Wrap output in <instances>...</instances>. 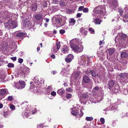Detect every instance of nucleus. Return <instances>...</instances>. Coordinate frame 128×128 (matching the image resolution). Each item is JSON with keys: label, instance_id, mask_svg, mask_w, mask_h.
<instances>
[{"label": "nucleus", "instance_id": "obj_19", "mask_svg": "<svg viewBox=\"0 0 128 128\" xmlns=\"http://www.w3.org/2000/svg\"><path fill=\"white\" fill-rule=\"evenodd\" d=\"M35 17L36 20L39 21L42 20V16L41 14H38L36 15Z\"/></svg>", "mask_w": 128, "mask_h": 128}, {"label": "nucleus", "instance_id": "obj_55", "mask_svg": "<svg viewBox=\"0 0 128 128\" xmlns=\"http://www.w3.org/2000/svg\"><path fill=\"white\" fill-rule=\"evenodd\" d=\"M119 17L118 16H117V17H116V18L115 17L114 18H115V20L114 19H113L112 20V22H114V20H118V19H119Z\"/></svg>", "mask_w": 128, "mask_h": 128}, {"label": "nucleus", "instance_id": "obj_61", "mask_svg": "<svg viewBox=\"0 0 128 128\" xmlns=\"http://www.w3.org/2000/svg\"><path fill=\"white\" fill-rule=\"evenodd\" d=\"M44 19L46 20V22H49V20L48 18H45Z\"/></svg>", "mask_w": 128, "mask_h": 128}, {"label": "nucleus", "instance_id": "obj_10", "mask_svg": "<svg viewBox=\"0 0 128 128\" xmlns=\"http://www.w3.org/2000/svg\"><path fill=\"white\" fill-rule=\"evenodd\" d=\"M35 0H30L32 4H31V7L32 9V10L34 11H35L37 9V4L38 2H35Z\"/></svg>", "mask_w": 128, "mask_h": 128}, {"label": "nucleus", "instance_id": "obj_49", "mask_svg": "<svg viewBox=\"0 0 128 128\" xmlns=\"http://www.w3.org/2000/svg\"><path fill=\"white\" fill-rule=\"evenodd\" d=\"M8 99L10 101H12L13 100V98L12 96H9L8 98Z\"/></svg>", "mask_w": 128, "mask_h": 128}, {"label": "nucleus", "instance_id": "obj_6", "mask_svg": "<svg viewBox=\"0 0 128 128\" xmlns=\"http://www.w3.org/2000/svg\"><path fill=\"white\" fill-rule=\"evenodd\" d=\"M82 98L80 100L84 104H86L90 99L89 96L87 94H82Z\"/></svg>", "mask_w": 128, "mask_h": 128}, {"label": "nucleus", "instance_id": "obj_53", "mask_svg": "<svg viewBox=\"0 0 128 128\" xmlns=\"http://www.w3.org/2000/svg\"><path fill=\"white\" fill-rule=\"evenodd\" d=\"M82 14H81L80 13H78L76 15V16L78 18H80V16H81Z\"/></svg>", "mask_w": 128, "mask_h": 128}, {"label": "nucleus", "instance_id": "obj_46", "mask_svg": "<svg viewBox=\"0 0 128 128\" xmlns=\"http://www.w3.org/2000/svg\"><path fill=\"white\" fill-rule=\"evenodd\" d=\"M89 30L90 33H94V31L93 29L92 28H90L89 29Z\"/></svg>", "mask_w": 128, "mask_h": 128}, {"label": "nucleus", "instance_id": "obj_12", "mask_svg": "<svg viewBox=\"0 0 128 128\" xmlns=\"http://www.w3.org/2000/svg\"><path fill=\"white\" fill-rule=\"evenodd\" d=\"M114 81L112 80H110L108 81L107 86L110 90L112 88L114 84Z\"/></svg>", "mask_w": 128, "mask_h": 128}, {"label": "nucleus", "instance_id": "obj_41", "mask_svg": "<svg viewBox=\"0 0 128 128\" xmlns=\"http://www.w3.org/2000/svg\"><path fill=\"white\" fill-rule=\"evenodd\" d=\"M67 57L68 58H69L70 59L72 60L73 58V56L72 54H69L67 56Z\"/></svg>", "mask_w": 128, "mask_h": 128}, {"label": "nucleus", "instance_id": "obj_18", "mask_svg": "<svg viewBox=\"0 0 128 128\" xmlns=\"http://www.w3.org/2000/svg\"><path fill=\"white\" fill-rule=\"evenodd\" d=\"M86 74L88 75L91 74L92 75L94 76H96L97 74L93 70H87L86 72Z\"/></svg>", "mask_w": 128, "mask_h": 128}, {"label": "nucleus", "instance_id": "obj_37", "mask_svg": "<svg viewBox=\"0 0 128 128\" xmlns=\"http://www.w3.org/2000/svg\"><path fill=\"white\" fill-rule=\"evenodd\" d=\"M93 119V118L92 117H86V120L87 121H91Z\"/></svg>", "mask_w": 128, "mask_h": 128}, {"label": "nucleus", "instance_id": "obj_38", "mask_svg": "<svg viewBox=\"0 0 128 128\" xmlns=\"http://www.w3.org/2000/svg\"><path fill=\"white\" fill-rule=\"evenodd\" d=\"M30 114L29 112H25L24 113V116L28 118L29 117V116L30 115Z\"/></svg>", "mask_w": 128, "mask_h": 128}, {"label": "nucleus", "instance_id": "obj_31", "mask_svg": "<svg viewBox=\"0 0 128 128\" xmlns=\"http://www.w3.org/2000/svg\"><path fill=\"white\" fill-rule=\"evenodd\" d=\"M78 114V112L77 110H73L72 112V114L73 115H77Z\"/></svg>", "mask_w": 128, "mask_h": 128}, {"label": "nucleus", "instance_id": "obj_4", "mask_svg": "<svg viewBox=\"0 0 128 128\" xmlns=\"http://www.w3.org/2000/svg\"><path fill=\"white\" fill-rule=\"evenodd\" d=\"M7 20L8 22L4 24V26L6 28L8 29L14 28L17 26L16 23L11 19L9 18Z\"/></svg>", "mask_w": 128, "mask_h": 128}, {"label": "nucleus", "instance_id": "obj_45", "mask_svg": "<svg viewBox=\"0 0 128 128\" xmlns=\"http://www.w3.org/2000/svg\"><path fill=\"white\" fill-rule=\"evenodd\" d=\"M100 121L102 124H104V119L103 118H101L100 119Z\"/></svg>", "mask_w": 128, "mask_h": 128}, {"label": "nucleus", "instance_id": "obj_35", "mask_svg": "<svg viewBox=\"0 0 128 128\" xmlns=\"http://www.w3.org/2000/svg\"><path fill=\"white\" fill-rule=\"evenodd\" d=\"M8 66L9 68H14V64L12 63H10L8 64Z\"/></svg>", "mask_w": 128, "mask_h": 128}, {"label": "nucleus", "instance_id": "obj_47", "mask_svg": "<svg viewBox=\"0 0 128 128\" xmlns=\"http://www.w3.org/2000/svg\"><path fill=\"white\" fill-rule=\"evenodd\" d=\"M51 94L52 96H55L56 95V93L55 92L53 91L51 92Z\"/></svg>", "mask_w": 128, "mask_h": 128}, {"label": "nucleus", "instance_id": "obj_11", "mask_svg": "<svg viewBox=\"0 0 128 128\" xmlns=\"http://www.w3.org/2000/svg\"><path fill=\"white\" fill-rule=\"evenodd\" d=\"M126 6L125 7V9L126 10V14L124 15V16L123 18L124 21L125 22H128V8H126ZM127 26H128V23L127 24Z\"/></svg>", "mask_w": 128, "mask_h": 128}, {"label": "nucleus", "instance_id": "obj_29", "mask_svg": "<svg viewBox=\"0 0 128 128\" xmlns=\"http://www.w3.org/2000/svg\"><path fill=\"white\" fill-rule=\"evenodd\" d=\"M101 22V20L99 19H96L94 21V23L96 24H100Z\"/></svg>", "mask_w": 128, "mask_h": 128}, {"label": "nucleus", "instance_id": "obj_27", "mask_svg": "<svg viewBox=\"0 0 128 128\" xmlns=\"http://www.w3.org/2000/svg\"><path fill=\"white\" fill-rule=\"evenodd\" d=\"M80 72H76L75 74V77L76 79H77L80 76Z\"/></svg>", "mask_w": 128, "mask_h": 128}, {"label": "nucleus", "instance_id": "obj_32", "mask_svg": "<svg viewBox=\"0 0 128 128\" xmlns=\"http://www.w3.org/2000/svg\"><path fill=\"white\" fill-rule=\"evenodd\" d=\"M122 80L124 82H128V78L126 76L124 78V79Z\"/></svg>", "mask_w": 128, "mask_h": 128}, {"label": "nucleus", "instance_id": "obj_24", "mask_svg": "<svg viewBox=\"0 0 128 128\" xmlns=\"http://www.w3.org/2000/svg\"><path fill=\"white\" fill-rule=\"evenodd\" d=\"M25 35V34L22 32H19L18 33L16 34V36L19 38H22Z\"/></svg>", "mask_w": 128, "mask_h": 128}, {"label": "nucleus", "instance_id": "obj_58", "mask_svg": "<svg viewBox=\"0 0 128 128\" xmlns=\"http://www.w3.org/2000/svg\"><path fill=\"white\" fill-rule=\"evenodd\" d=\"M104 44V43L102 41H100L99 42V44L100 45H102Z\"/></svg>", "mask_w": 128, "mask_h": 128}, {"label": "nucleus", "instance_id": "obj_52", "mask_svg": "<svg viewBox=\"0 0 128 128\" xmlns=\"http://www.w3.org/2000/svg\"><path fill=\"white\" fill-rule=\"evenodd\" d=\"M23 60L22 59L20 58L18 59V62L20 63H21L23 62Z\"/></svg>", "mask_w": 128, "mask_h": 128}, {"label": "nucleus", "instance_id": "obj_26", "mask_svg": "<svg viewBox=\"0 0 128 128\" xmlns=\"http://www.w3.org/2000/svg\"><path fill=\"white\" fill-rule=\"evenodd\" d=\"M115 49L113 48H111L108 49V52L110 54H112L114 52Z\"/></svg>", "mask_w": 128, "mask_h": 128}, {"label": "nucleus", "instance_id": "obj_60", "mask_svg": "<svg viewBox=\"0 0 128 128\" xmlns=\"http://www.w3.org/2000/svg\"><path fill=\"white\" fill-rule=\"evenodd\" d=\"M52 0L53 2L54 3L56 4L58 2L57 0Z\"/></svg>", "mask_w": 128, "mask_h": 128}, {"label": "nucleus", "instance_id": "obj_57", "mask_svg": "<svg viewBox=\"0 0 128 128\" xmlns=\"http://www.w3.org/2000/svg\"><path fill=\"white\" fill-rule=\"evenodd\" d=\"M43 125L42 124H40L38 125L40 127L39 128H43Z\"/></svg>", "mask_w": 128, "mask_h": 128}, {"label": "nucleus", "instance_id": "obj_21", "mask_svg": "<svg viewBox=\"0 0 128 128\" xmlns=\"http://www.w3.org/2000/svg\"><path fill=\"white\" fill-rule=\"evenodd\" d=\"M122 57L126 58L128 56V52L126 51H123L120 54Z\"/></svg>", "mask_w": 128, "mask_h": 128}, {"label": "nucleus", "instance_id": "obj_20", "mask_svg": "<svg viewBox=\"0 0 128 128\" xmlns=\"http://www.w3.org/2000/svg\"><path fill=\"white\" fill-rule=\"evenodd\" d=\"M111 5L114 8H115L118 6V4L116 0H112Z\"/></svg>", "mask_w": 128, "mask_h": 128}, {"label": "nucleus", "instance_id": "obj_23", "mask_svg": "<svg viewBox=\"0 0 128 128\" xmlns=\"http://www.w3.org/2000/svg\"><path fill=\"white\" fill-rule=\"evenodd\" d=\"M62 51L63 53H66L68 51V47L67 46H64L62 48Z\"/></svg>", "mask_w": 128, "mask_h": 128}, {"label": "nucleus", "instance_id": "obj_36", "mask_svg": "<svg viewBox=\"0 0 128 128\" xmlns=\"http://www.w3.org/2000/svg\"><path fill=\"white\" fill-rule=\"evenodd\" d=\"M10 108L12 110H14L15 109V106L12 104H10Z\"/></svg>", "mask_w": 128, "mask_h": 128}, {"label": "nucleus", "instance_id": "obj_1", "mask_svg": "<svg viewBox=\"0 0 128 128\" xmlns=\"http://www.w3.org/2000/svg\"><path fill=\"white\" fill-rule=\"evenodd\" d=\"M80 42V40L78 39L75 38L72 40V43L70 44L71 48L73 49V50L77 53L82 52L84 48L82 46H81L79 47L76 45L79 44Z\"/></svg>", "mask_w": 128, "mask_h": 128}, {"label": "nucleus", "instance_id": "obj_7", "mask_svg": "<svg viewBox=\"0 0 128 128\" xmlns=\"http://www.w3.org/2000/svg\"><path fill=\"white\" fill-rule=\"evenodd\" d=\"M20 70V73L24 74H26L29 72L28 68L24 66L21 67Z\"/></svg>", "mask_w": 128, "mask_h": 128}, {"label": "nucleus", "instance_id": "obj_51", "mask_svg": "<svg viewBox=\"0 0 128 128\" xmlns=\"http://www.w3.org/2000/svg\"><path fill=\"white\" fill-rule=\"evenodd\" d=\"M66 90L69 92H72V89L70 88H66Z\"/></svg>", "mask_w": 128, "mask_h": 128}, {"label": "nucleus", "instance_id": "obj_2", "mask_svg": "<svg viewBox=\"0 0 128 128\" xmlns=\"http://www.w3.org/2000/svg\"><path fill=\"white\" fill-rule=\"evenodd\" d=\"M94 12L93 16L101 17L102 16H103L106 13L105 6H97L94 9Z\"/></svg>", "mask_w": 128, "mask_h": 128}, {"label": "nucleus", "instance_id": "obj_16", "mask_svg": "<svg viewBox=\"0 0 128 128\" xmlns=\"http://www.w3.org/2000/svg\"><path fill=\"white\" fill-rule=\"evenodd\" d=\"M119 87L118 85H115L112 88V91L114 93L118 92L119 90Z\"/></svg>", "mask_w": 128, "mask_h": 128}, {"label": "nucleus", "instance_id": "obj_9", "mask_svg": "<svg viewBox=\"0 0 128 128\" xmlns=\"http://www.w3.org/2000/svg\"><path fill=\"white\" fill-rule=\"evenodd\" d=\"M8 12L4 13L3 14L0 13V18H2V19H3V18H5L6 20V18L7 19H8L10 16V15L11 16V14L10 13H8Z\"/></svg>", "mask_w": 128, "mask_h": 128}, {"label": "nucleus", "instance_id": "obj_39", "mask_svg": "<svg viewBox=\"0 0 128 128\" xmlns=\"http://www.w3.org/2000/svg\"><path fill=\"white\" fill-rule=\"evenodd\" d=\"M118 12H119L120 15L121 16H122V13H123V10L122 9H120L119 10Z\"/></svg>", "mask_w": 128, "mask_h": 128}, {"label": "nucleus", "instance_id": "obj_8", "mask_svg": "<svg viewBox=\"0 0 128 128\" xmlns=\"http://www.w3.org/2000/svg\"><path fill=\"white\" fill-rule=\"evenodd\" d=\"M25 83L24 82L20 81L19 83L15 84L16 87L18 89H22L25 87Z\"/></svg>", "mask_w": 128, "mask_h": 128}, {"label": "nucleus", "instance_id": "obj_42", "mask_svg": "<svg viewBox=\"0 0 128 128\" xmlns=\"http://www.w3.org/2000/svg\"><path fill=\"white\" fill-rule=\"evenodd\" d=\"M47 89L48 90V91H51L52 90V86H48Z\"/></svg>", "mask_w": 128, "mask_h": 128}, {"label": "nucleus", "instance_id": "obj_40", "mask_svg": "<svg viewBox=\"0 0 128 128\" xmlns=\"http://www.w3.org/2000/svg\"><path fill=\"white\" fill-rule=\"evenodd\" d=\"M82 11L84 12H87L88 11V9L87 8H83Z\"/></svg>", "mask_w": 128, "mask_h": 128}, {"label": "nucleus", "instance_id": "obj_22", "mask_svg": "<svg viewBox=\"0 0 128 128\" xmlns=\"http://www.w3.org/2000/svg\"><path fill=\"white\" fill-rule=\"evenodd\" d=\"M80 32L84 35H86L87 34V29H85L83 28H82L80 30Z\"/></svg>", "mask_w": 128, "mask_h": 128}, {"label": "nucleus", "instance_id": "obj_59", "mask_svg": "<svg viewBox=\"0 0 128 128\" xmlns=\"http://www.w3.org/2000/svg\"><path fill=\"white\" fill-rule=\"evenodd\" d=\"M29 24V22H26V23H25V24L26 25V26L28 27L29 26L28 25V24Z\"/></svg>", "mask_w": 128, "mask_h": 128}, {"label": "nucleus", "instance_id": "obj_15", "mask_svg": "<svg viewBox=\"0 0 128 128\" xmlns=\"http://www.w3.org/2000/svg\"><path fill=\"white\" fill-rule=\"evenodd\" d=\"M87 56L86 55H83L81 57L80 62L82 64H85L86 63V60L87 59Z\"/></svg>", "mask_w": 128, "mask_h": 128}, {"label": "nucleus", "instance_id": "obj_62", "mask_svg": "<svg viewBox=\"0 0 128 128\" xmlns=\"http://www.w3.org/2000/svg\"><path fill=\"white\" fill-rule=\"evenodd\" d=\"M87 58H88L87 62H88L87 63H88L89 62H91L90 61V58H88L87 57Z\"/></svg>", "mask_w": 128, "mask_h": 128}, {"label": "nucleus", "instance_id": "obj_14", "mask_svg": "<svg viewBox=\"0 0 128 128\" xmlns=\"http://www.w3.org/2000/svg\"><path fill=\"white\" fill-rule=\"evenodd\" d=\"M8 91L6 88L1 89L0 90V94L4 97L8 93Z\"/></svg>", "mask_w": 128, "mask_h": 128}, {"label": "nucleus", "instance_id": "obj_50", "mask_svg": "<svg viewBox=\"0 0 128 128\" xmlns=\"http://www.w3.org/2000/svg\"><path fill=\"white\" fill-rule=\"evenodd\" d=\"M99 89V88L98 86H96L94 88V90L95 91L98 90Z\"/></svg>", "mask_w": 128, "mask_h": 128}, {"label": "nucleus", "instance_id": "obj_17", "mask_svg": "<svg viewBox=\"0 0 128 128\" xmlns=\"http://www.w3.org/2000/svg\"><path fill=\"white\" fill-rule=\"evenodd\" d=\"M65 90L62 88L58 90L57 93L60 96H63L64 94Z\"/></svg>", "mask_w": 128, "mask_h": 128}, {"label": "nucleus", "instance_id": "obj_28", "mask_svg": "<svg viewBox=\"0 0 128 128\" xmlns=\"http://www.w3.org/2000/svg\"><path fill=\"white\" fill-rule=\"evenodd\" d=\"M126 75V73H120L119 74V76L121 77L122 80L124 79V78Z\"/></svg>", "mask_w": 128, "mask_h": 128}, {"label": "nucleus", "instance_id": "obj_25", "mask_svg": "<svg viewBox=\"0 0 128 128\" xmlns=\"http://www.w3.org/2000/svg\"><path fill=\"white\" fill-rule=\"evenodd\" d=\"M76 21V20L74 18H72L70 19L69 23L70 24L74 25V24Z\"/></svg>", "mask_w": 128, "mask_h": 128}, {"label": "nucleus", "instance_id": "obj_3", "mask_svg": "<svg viewBox=\"0 0 128 128\" xmlns=\"http://www.w3.org/2000/svg\"><path fill=\"white\" fill-rule=\"evenodd\" d=\"M126 35L122 33L118 34L115 38L116 43L120 44L122 45H125L127 42L126 41Z\"/></svg>", "mask_w": 128, "mask_h": 128}, {"label": "nucleus", "instance_id": "obj_33", "mask_svg": "<svg viewBox=\"0 0 128 128\" xmlns=\"http://www.w3.org/2000/svg\"><path fill=\"white\" fill-rule=\"evenodd\" d=\"M72 60L70 59L69 58H68V57L66 58L65 59V61L69 63L71 62Z\"/></svg>", "mask_w": 128, "mask_h": 128}, {"label": "nucleus", "instance_id": "obj_63", "mask_svg": "<svg viewBox=\"0 0 128 128\" xmlns=\"http://www.w3.org/2000/svg\"><path fill=\"white\" fill-rule=\"evenodd\" d=\"M51 57L53 59H54L55 58V56L54 54H52L51 56Z\"/></svg>", "mask_w": 128, "mask_h": 128}, {"label": "nucleus", "instance_id": "obj_44", "mask_svg": "<svg viewBox=\"0 0 128 128\" xmlns=\"http://www.w3.org/2000/svg\"><path fill=\"white\" fill-rule=\"evenodd\" d=\"M84 7V6H80L78 8V11H82V10H83Z\"/></svg>", "mask_w": 128, "mask_h": 128}, {"label": "nucleus", "instance_id": "obj_54", "mask_svg": "<svg viewBox=\"0 0 128 128\" xmlns=\"http://www.w3.org/2000/svg\"><path fill=\"white\" fill-rule=\"evenodd\" d=\"M10 59L16 61V58L15 57H12Z\"/></svg>", "mask_w": 128, "mask_h": 128}, {"label": "nucleus", "instance_id": "obj_56", "mask_svg": "<svg viewBox=\"0 0 128 128\" xmlns=\"http://www.w3.org/2000/svg\"><path fill=\"white\" fill-rule=\"evenodd\" d=\"M117 68L119 70H123V68H122V66H121V67H120V68H119L118 67Z\"/></svg>", "mask_w": 128, "mask_h": 128}, {"label": "nucleus", "instance_id": "obj_64", "mask_svg": "<svg viewBox=\"0 0 128 128\" xmlns=\"http://www.w3.org/2000/svg\"><path fill=\"white\" fill-rule=\"evenodd\" d=\"M4 97V96H2V95H1L0 94V100H2V99Z\"/></svg>", "mask_w": 128, "mask_h": 128}, {"label": "nucleus", "instance_id": "obj_13", "mask_svg": "<svg viewBox=\"0 0 128 128\" xmlns=\"http://www.w3.org/2000/svg\"><path fill=\"white\" fill-rule=\"evenodd\" d=\"M82 80L83 82L86 84L89 83L90 80V78L88 76L86 75L83 76Z\"/></svg>", "mask_w": 128, "mask_h": 128}, {"label": "nucleus", "instance_id": "obj_34", "mask_svg": "<svg viewBox=\"0 0 128 128\" xmlns=\"http://www.w3.org/2000/svg\"><path fill=\"white\" fill-rule=\"evenodd\" d=\"M56 46L57 48L59 50L60 47V42L56 43Z\"/></svg>", "mask_w": 128, "mask_h": 128}, {"label": "nucleus", "instance_id": "obj_43", "mask_svg": "<svg viewBox=\"0 0 128 128\" xmlns=\"http://www.w3.org/2000/svg\"><path fill=\"white\" fill-rule=\"evenodd\" d=\"M72 95L70 94H67L66 95V97L67 98H71Z\"/></svg>", "mask_w": 128, "mask_h": 128}, {"label": "nucleus", "instance_id": "obj_30", "mask_svg": "<svg viewBox=\"0 0 128 128\" xmlns=\"http://www.w3.org/2000/svg\"><path fill=\"white\" fill-rule=\"evenodd\" d=\"M52 52H54V53H56L58 50V49L57 48H56V46H54L52 48Z\"/></svg>", "mask_w": 128, "mask_h": 128}, {"label": "nucleus", "instance_id": "obj_5", "mask_svg": "<svg viewBox=\"0 0 128 128\" xmlns=\"http://www.w3.org/2000/svg\"><path fill=\"white\" fill-rule=\"evenodd\" d=\"M54 16L52 18V20H55V22H56L57 23V25L59 27L62 26L64 24V23L62 22V16Z\"/></svg>", "mask_w": 128, "mask_h": 128}, {"label": "nucleus", "instance_id": "obj_48", "mask_svg": "<svg viewBox=\"0 0 128 128\" xmlns=\"http://www.w3.org/2000/svg\"><path fill=\"white\" fill-rule=\"evenodd\" d=\"M65 31L63 30H60V34H63L65 32Z\"/></svg>", "mask_w": 128, "mask_h": 128}]
</instances>
